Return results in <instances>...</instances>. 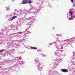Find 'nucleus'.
<instances>
[{"mask_svg":"<svg viewBox=\"0 0 75 75\" xmlns=\"http://www.w3.org/2000/svg\"><path fill=\"white\" fill-rule=\"evenodd\" d=\"M29 0H23L22 1V4H27Z\"/></svg>","mask_w":75,"mask_h":75,"instance_id":"1","label":"nucleus"},{"mask_svg":"<svg viewBox=\"0 0 75 75\" xmlns=\"http://www.w3.org/2000/svg\"><path fill=\"white\" fill-rule=\"evenodd\" d=\"M61 71L62 72H68V70L64 69H62Z\"/></svg>","mask_w":75,"mask_h":75,"instance_id":"2","label":"nucleus"},{"mask_svg":"<svg viewBox=\"0 0 75 75\" xmlns=\"http://www.w3.org/2000/svg\"><path fill=\"white\" fill-rule=\"evenodd\" d=\"M31 49L33 50H37V48L35 47H31Z\"/></svg>","mask_w":75,"mask_h":75,"instance_id":"3","label":"nucleus"},{"mask_svg":"<svg viewBox=\"0 0 75 75\" xmlns=\"http://www.w3.org/2000/svg\"><path fill=\"white\" fill-rule=\"evenodd\" d=\"M16 18V16H13L12 18V19H11V20H14V18Z\"/></svg>","mask_w":75,"mask_h":75,"instance_id":"4","label":"nucleus"},{"mask_svg":"<svg viewBox=\"0 0 75 75\" xmlns=\"http://www.w3.org/2000/svg\"><path fill=\"white\" fill-rule=\"evenodd\" d=\"M69 16H71L72 14V11H71L69 12Z\"/></svg>","mask_w":75,"mask_h":75,"instance_id":"5","label":"nucleus"},{"mask_svg":"<svg viewBox=\"0 0 75 75\" xmlns=\"http://www.w3.org/2000/svg\"><path fill=\"white\" fill-rule=\"evenodd\" d=\"M31 2H32V1H31L29 0L28 1V4H30V3H31Z\"/></svg>","mask_w":75,"mask_h":75,"instance_id":"6","label":"nucleus"},{"mask_svg":"<svg viewBox=\"0 0 75 75\" xmlns=\"http://www.w3.org/2000/svg\"><path fill=\"white\" fill-rule=\"evenodd\" d=\"M3 51H4V50H3V49L1 50H0V52H3Z\"/></svg>","mask_w":75,"mask_h":75,"instance_id":"7","label":"nucleus"},{"mask_svg":"<svg viewBox=\"0 0 75 75\" xmlns=\"http://www.w3.org/2000/svg\"><path fill=\"white\" fill-rule=\"evenodd\" d=\"M73 7H75V4H73Z\"/></svg>","mask_w":75,"mask_h":75,"instance_id":"8","label":"nucleus"},{"mask_svg":"<svg viewBox=\"0 0 75 75\" xmlns=\"http://www.w3.org/2000/svg\"><path fill=\"white\" fill-rule=\"evenodd\" d=\"M19 34H22V32H19Z\"/></svg>","mask_w":75,"mask_h":75,"instance_id":"9","label":"nucleus"},{"mask_svg":"<svg viewBox=\"0 0 75 75\" xmlns=\"http://www.w3.org/2000/svg\"><path fill=\"white\" fill-rule=\"evenodd\" d=\"M70 0L72 2H73V1H74V0Z\"/></svg>","mask_w":75,"mask_h":75,"instance_id":"10","label":"nucleus"},{"mask_svg":"<svg viewBox=\"0 0 75 75\" xmlns=\"http://www.w3.org/2000/svg\"><path fill=\"white\" fill-rule=\"evenodd\" d=\"M15 11H17V9H15Z\"/></svg>","mask_w":75,"mask_h":75,"instance_id":"11","label":"nucleus"}]
</instances>
